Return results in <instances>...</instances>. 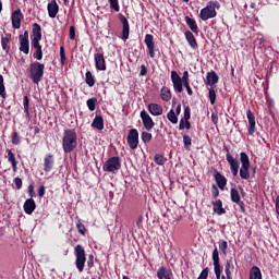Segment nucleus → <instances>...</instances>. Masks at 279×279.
Instances as JSON below:
<instances>
[{
	"label": "nucleus",
	"instance_id": "nucleus-57",
	"mask_svg": "<svg viewBox=\"0 0 279 279\" xmlns=\"http://www.w3.org/2000/svg\"><path fill=\"white\" fill-rule=\"evenodd\" d=\"M184 88L187 92V95H190V97H193V89L191 88V84L190 83H183Z\"/></svg>",
	"mask_w": 279,
	"mask_h": 279
},
{
	"label": "nucleus",
	"instance_id": "nucleus-20",
	"mask_svg": "<svg viewBox=\"0 0 279 279\" xmlns=\"http://www.w3.org/2000/svg\"><path fill=\"white\" fill-rule=\"evenodd\" d=\"M47 10L48 16L50 19H56V16H58V12H60V5H58V2L56 0H52L51 2L48 3Z\"/></svg>",
	"mask_w": 279,
	"mask_h": 279
},
{
	"label": "nucleus",
	"instance_id": "nucleus-61",
	"mask_svg": "<svg viewBox=\"0 0 279 279\" xmlns=\"http://www.w3.org/2000/svg\"><path fill=\"white\" fill-rule=\"evenodd\" d=\"M28 195L31 199H33V197L36 195V193L34 192V184L28 185Z\"/></svg>",
	"mask_w": 279,
	"mask_h": 279
},
{
	"label": "nucleus",
	"instance_id": "nucleus-36",
	"mask_svg": "<svg viewBox=\"0 0 279 279\" xmlns=\"http://www.w3.org/2000/svg\"><path fill=\"white\" fill-rule=\"evenodd\" d=\"M95 76H93V72L87 71L85 73V84H87V86H89V88H93V86H95Z\"/></svg>",
	"mask_w": 279,
	"mask_h": 279
},
{
	"label": "nucleus",
	"instance_id": "nucleus-64",
	"mask_svg": "<svg viewBox=\"0 0 279 279\" xmlns=\"http://www.w3.org/2000/svg\"><path fill=\"white\" fill-rule=\"evenodd\" d=\"M275 207H276L277 215H279V195L276 197Z\"/></svg>",
	"mask_w": 279,
	"mask_h": 279
},
{
	"label": "nucleus",
	"instance_id": "nucleus-49",
	"mask_svg": "<svg viewBox=\"0 0 279 279\" xmlns=\"http://www.w3.org/2000/svg\"><path fill=\"white\" fill-rule=\"evenodd\" d=\"M76 228L80 232V234H82L83 236H86V226H84V223H82V221H77L76 223Z\"/></svg>",
	"mask_w": 279,
	"mask_h": 279
},
{
	"label": "nucleus",
	"instance_id": "nucleus-21",
	"mask_svg": "<svg viewBox=\"0 0 279 279\" xmlns=\"http://www.w3.org/2000/svg\"><path fill=\"white\" fill-rule=\"evenodd\" d=\"M219 83V75H217V72L210 71L207 72L205 84L206 86H215V84Z\"/></svg>",
	"mask_w": 279,
	"mask_h": 279
},
{
	"label": "nucleus",
	"instance_id": "nucleus-40",
	"mask_svg": "<svg viewBox=\"0 0 279 279\" xmlns=\"http://www.w3.org/2000/svg\"><path fill=\"white\" fill-rule=\"evenodd\" d=\"M167 119H168V121H170V123H173V125H175L178 123V116L175 114V111L173 109H171L168 112Z\"/></svg>",
	"mask_w": 279,
	"mask_h": 279
},
{
	"label": "nucleus",
	"instance_id": "nucleus-15",
	"mask_svg": "<svg viewBox=\"0 0 279 279\" xmlns=\"http://www.w3.org/2000/svg\"><path fill=\"white\" fill-rule=\"evenodd\" d=\"M119 21L122 23V40H128L130 38V22L128 21V17L123 14H119Z\"/></svg>",
	"mask_w": 279,
	"mask_h": 279
},
{
	"label": "nucleus",
	"instance_id": "nucleus-14",
	"mask_svg": "<svg viewBox=\"0 0 279 279\" xmlns=\"http://www.w3.org/2000/svg\"><path fill=\"white\" fill-rule=\"evenodd\" d=\"M246 117L248 121L247 133L248 136H253V134L256 132V116H254V112H252V110L248 109L246 111Z\"/></svg>",
	"mask_w": 279,
	"mask_h": 279
},
{
	"label": "nucleus",
	"instance_id": "nucleus-25",
	"mask_svg": "<svg viewBox=\"0 0 279 279\" xmlns=\"http://www.w3.org/2000/svg\"><path fill=\"white\" fill-rule=\"evenodd\" d=\"M184 36L192 49H197L199 47V45L197 44V39L195 38V35H193L191 31H186L184 33Z\"/></svg>",
	"mask_w": 279,
	"mask_h": 279
},
{
	"label": "nucleus",
	"instance_id": "nucleus-13",
	"mask_svg": "<svg viewBox=\"0 0 279 279\" xmlns=\"http://www.w3.org/2000/svg\"><path fill=\"white\" fill-rule=\"evenodd\" d=\"M23 12H21V9H17L12 12L11 14V23L13 29H21V23H23Z\"/></svg>",
	"mask_w": 279,
	"mask_h": 279
},
{
	"label": "nucleus",
	"instance_id": "nucleus-46",
	"mask_svg": "<svg viewBox=\"0 0 279 279\" xmlns=\"http://www.w3.org/2000/svg\"><path fill=\"white\" fill-rule=\"evenodd\" d=\"M109 5H110V9L113 10L114 12L121 11V7L119 5V0H109Z\"/></svg>",
	"mask_w": 279,
	"mask_h": 279
},
{
	"label": "nucleus",
	"instance_id": "nucleus-31",
	"mask_svg": "<svg viewBox=\"0 0 279 279\" xmlns=\"http://www.w3.org/2000/svg\"><path fill=\"white\" fill-rule=\"evenodd\" d=\"M92 128H95V130H104V117L96 116L92 122Z\"/></svg>",
	"mask_w": 279,
	"mask_h": 279
},
{
	"label": "nucleus",
	"instance_id": "nucleus-45",
	"mask_svg": "<svg viewBox=\"0 0 279 279\" xmlns=\"http://www.w3.org/2000/svg\"><path fill=\"white\" fill-rule=\"evenodd\" d=\"M183 145L185 149H191V145H193V140L187 134L183 135Z\"/></svg>",
	"mask_w": 279,
	"mask_h": 279
},
{
	"label": "nucleus",
	"instance_id": "nucleus-44",
	"mask_svg": "<svg viewBox=\"0 0 279 279\" xmlns=\"http://www.w3.org/2000/svg\"><path fill=\"white\" fill-rule=\"evenodd\" d=\"M179 130H191V121L181 119L179 123Z\"/></svg>",
	"mask_w": 279,
	"mask_h": 279
},
{
	"label": "nucleus",
	"instance_id": "nucleus-2",
	"mask_svg": "<svg viewBox=\"0 0 279 279\" xmlns=\"http://www.w3.org/2000/svg\"><path fill=\"white\" fill-rule=\"evenodd\" d=\"M28 73L33 84H40L45 77V64L38 61L31 63Z\"/></svg>",
	"mask_w": 279,
	"mask_h": 279
},
{
	"label": "nucleus",
	"instance_id": "nucleus-18",
	"mask_svg": "<svg viewBox=\"0 0 279 279\" xmlns=\"http://www.w3.org/2000/svg\"><path fill=\"white\" fill-rule=\"evenodd\" d=\"M56 165V158H53L52 154H47L44 157V171L45 173H49L53 170V167Z\"/></svg>",
	"mask_w": 279,
	"mask_h": 279
},
{
	"label": "nucleus",
	"instance_id": "nucleus-19",
	"mask_svg": "<svg viewBox=\"0 0 279 279\" xmlns=\"http://www.w3.org/2000/svg\"><path fill=\"white\" fill-rule=\"evenodd\" d=\"M43 40V27L38 23L33 24V39L32 43H40Z\"/></svg>",
	"mask_w": 279,
	"mask_h": 279
},
{
	"label": "nucleus",
	"instance_id": "nucleus-22",
	"mask_svg": "<svg viewBox=\"0 0 279 279\" xmlns=\"http://www.w3.org/2000/svg\"><path fill=\"white\" fill-rule=\"evenodd\" d=\"M157 278L158 279H172L173 272L171 271V269H167V267L161 266L157 270Z\"/></svg>",
	"mask_w": 279,
	"mask_h": 279
},
{
	"label": "nucleus",
	"instance_id": "nucleus-39",
	"mask_svg": "<svg viewBox=\"0 0 279 279\" xmlns=\"http://www.w3.org/2000/svg\"><path fill=\"white\" fill-rule=\"evenodd\" d=\"M154 160L159 167H162L167 162V159L162 154H156Z\"/></svg>",
	"mask_w": 279,
	"mask_h": 279
},
{
	"label": "nucleus",
	"instance_id": "nucleus-62",
	"mask_svg": "<svg viewBox=\"0 0 279 279\" xmlns=\"http://www.w3.org/2000/svg\"><path fill=\"white\" fill-rule=\"evenodd\" d=\"M147 75V66L146 65H141V71H140V76L145 77Z\"/></svg>",
	"mask_w": 279,
	"mask_h": 279
},
{
	"label": "nucleus",
	"instance_id": "nucleus-32",
	"mask_svg": "<svg viewBox=\"0 0 279 279\" xmlns=\"http://www.w3.org/2000/svg\"><path fill=\"white\" fill-rule=\"evenodd\" d=\"M250 279H263V272L258 266H253L250 270Z\"/></svg>",
	"mask_w": 279,
	"mask_h": 279
},
{
	"label": "nucleus",
	"instance_id": "nucleus-11",
	"mask_svg": "<svg viewBox=\"0 0 279 279\" xmlns=\"http://www.w3.org/2000/svg\"><path fill=\"white\" fill-rule=\"evenodd\" d=\"M213 263H214V271L216 274V278L217 279H221V264L219 263V250L217 248V246H215L214 251H213Z\"/></svg>",
	"mask_w": 279,
	"mask_h": 279
},
{
	"label": "nucleus",
	"instance_id": "nucleus-59",
	"mask_svg": "<svg viewBox=\"0 0 279 279\" xmlns=\"http://www.w3.org/2000/svg\"><path fill=\"white\" fill-rule=\"evenodd\" d=\"M70 40H75V26H70Z\"/></svg>",
	"mask_w": 279,
	"mask_h": 279
},
{
	"label": "nucleus",
	"instance_id": "nucleus-35",
	"mask_svg": "<svg viewBox=\"0 0 279 279\" xmlns=\"http://www.w3.org/2000/svg\"><path fill=\"white\" fill-rule=\"evenodd\" d=\"M234 271V264H232V259H227L225 265V272L227 277H232V272Z\"/></svg>",
	"mask_w": 279,
	"mask_h": 279
},
{
	"label": "nucleus",
	"instance_id": "nucleus-41",
	"mask_svg": "<svg viewBox=\"0 0 279 279\" xmlns=\"http://www.w3.org/2000/svg\"><path fill=\"white\" fill-rule=\"evenodd\" d=\"M12 145H21V134L17 131H14L11 135Z\"/></svg>",
	"mask_w": 279,
	"mask_h": 279
},
{
	"label": "nucleus",
	"instance_id": "nucleus-50",
	"mask_svg": "<svg viewBox=\"0 0 279 279\" xmlns=\"http://www.w3.org/2000/svg\"><path fill=\"white\" fill-rule=\"evenodd\" d=\"M60 58H61V64H66V53L64 52V46L60 47Z\"/></svg>",
	"mask_w": 279,
	"mask_h": 279
},
{
	"label": "nucleus",
	"instance_id": "nucleus-48",
	"mask_svg": "<svg viewBox=\"0 0 279 279\" xmlns=\"http://www.w3.org/2000/svg\"><path fill=\"white\" fill-rule=\"evenodd\" d=\"M209 100L211 106L217 101V92H215V88H209V94H208Z\"/></svg>",
	"mask_w": 279,
	"mask_h": 279
},
{
	"label": "nucleus",
	"instance_id": "nucleus-43",
	"mask_svg": "<svg viewBox=\"0 0 279 279\" xmlns=\"http://www.w3.org/2000/svg\"><path fill=\"white\" fill-rule=\"evenodd\" d=\"M218 245L220 252L226 256L228 254V242L226 240H220Z\"/></svg>",
	"mask_w": 279,
	"mask_h": 279
},
{
	"label": "nucleus",
	"instance_id": "nucleus-10",
	"mask_svg": "<svg viewBox=\"0 0 279 279\" xmlns=\"http://www.w3.org/2000/svg\"><path fill=\"white\" fill-rule=\"evenodd\" d=\"M171 82L174 93H182L184 90V83L182 82V77H180V74H178L177 71L171 72Z\"/></svg>",
	"mask_w": 279,
	"mask_h": 279
},
{
	"label": "nucleus",
	"instance_id": "nucleus-60",
	"mask_svg": "<svg viewBox=\"0 0 279 279\" xmlns=\"http://www.w3.org/2000/svg\"><path fill=\"white\" fill-rule=\"evenodd\" d=\"M19 40H29V32L25 31L23 35L19 36Z\"/></svg>",
	"mask_w": 279,
	"mask_h": 279
},
{
	"label": "nucleus",
	"instance_id": "nucleus-28",
	"mask_svg": "<svg viewBox=\"0 0 279 279\" xmlns=\"http://www.w3.org/2000/svg\"><path fill=\"white\" fill-rule=\"evenodd\" d=\"M211 204L214 206L213 210L216 213V215H226V209L223 208V202H221V199L213 202Z\"/></svg>",
	"mask_w": 279,
	"mask_h": 279
},
{
	"label": "nucleus",
	"instance_id": "nucleus-1",
	"mask_svg": "<svg viewBox=\"0 0 279 279\" xmlns=\"http://www.w3.org/2000/svg\"><path fill=\"white\" fill-rule=\"evenodd\" d=\"M62 147L64 154H71L77 147V132L75 129H68L63 132Z\"/></svg>",
	"mask_w": 279,
	"mask_h": 279
},
{
	"label": "nucleus",
	"instance_id": "nucleus-29",
	"mask_svg": "<svg viewBox=\"0 0 279 279\" xmlns=\"http://www.w3.org/2000/svg\"><path fill=\"white\" fill-rule=\"evenodd\" d=\"M227 162L230 165V169H239L240 163L238 159H234L232 155H230V149L227 148V155H226Z\"/></svg>",
	"mask_w": 279,
	"mask_h": 279
},
{
	"label": "nucleus",
	"instance_id": "nucleus-8",
	"mask_svg": "<svg viewBox=\"0 0 279 279\" xmlns=\"http://www.w3.org/2000/svg\"><path fill=\"white\" fill-rule=\"evenodd\" d=\"M140 117L146 132H151V130H154V126L156 125V122H154L151 116H149V113H147L144 109L141 111Z\"/></svg>",
	"mask_w": 279,
	"mask_h": 279
},
{
	"label": "nucleus",
	"instance_id": "nucleus-52",
	"mask_svg": "<svg viewBox=\"0 0 279 279\" xmlns=\"http://www.w3.org/2000/svg\"><path fill=\"white\" fill-rule=\"evenodd\" d=\"M14 184H15V189H17V191H21V189H23V180L19 177H16L13 180Z\"/></svg>",
	"mask_w": 279,
	"mask_h": 279
},
{
	"label": "nucleus",
	"instance_id": "nucleus-30",
	"mask_svg": "<svg viewBox=\"0 0 279 279\" xmlns=\"http://www.w3.org/2000/svg\"><path fill=\"white\" fill-rule=\"evenodd\" d=\"M7 154H8V162L11 163L13 171H16L17 169L16 165H19V162L16 161V156L14 155V153L10 150V148H7Z\"/></svg>",
	"mask_w": 279,
	"mask_h": 279
},
{
	"label": "nucleus",
	"instance_id": "nucleus-17",
	"mask_svg": "<svg viewBox=\"0 0 279 279\" xmlns=\"http://www.w3.org/2000/svg\"><path fill=\"white\" fill-rule=\"evenodd\" d=\"M214 180L220 191H223V189H226L228 185V179H226V177H223L219 170H214Z\"/></svg>",
	"mask_w": 279,
	"mask_h": 279
},
{
	"label": "nucleus",
	"instance_id": "nucleus-4",
	"mask_svg": "<svg viewBox=\"0 0 279 279\" xmlns=\"http://www.w3.org/2000/svg\"><path fill=\"white\" fill-rule=\"evenodd\" d=\"M74 256H75V267L82 274L84 271V267H86V250L82 244H77L74 247Z\"/></svg>",
	"mask_w": 279,
	"mask_h": 279
},
{
	"label": "nucleus",
	"instance_id": "nucleus-42",
	"mask_svg": "<svg viewBox=\"0 0 279 279\" xmlns=\"http://www.w3.org/2000/svg\"><path fill=\"white\" fill-rule=\"evenodd\" d=\"M141 138L143 143L147 144V143H151V138H154V136L151 135V133L147 131H143L141 134Z\"/></svg>",
	"mask_w": 279,
	"mask_h": 279
},
{
	"label": "nucleus",
	"instance_id": "nucleus-34",
	"mask_svg": "<svg viewBox=\"0 0 279 279\" xmlns=\"http://www.w3.org/2000/svg\"><path fill=\"white\" fill-rule=\"evenodd\" d=\"M20 40V51L25 53V56L29 54V40L19 39Z\"/></svg>",
	"mask_w": 279,
	"mask_h": 279
},
{
	"label": "nucleus",
	"instance_id": "nucleus-38",
	"mask_svg": "<svg viewBox=\"0 0 279 279\" xmlns=\"http://www.w3.org/2000/svg\"><path fill=\"white\" fill-rule=\"evenodd\" d=\"M86 105H87L88 110H90V112H95V110L97 108V98L92 97V98L87 99Z\"/></svg>",
	"mask_w": 279,
	"mask_h": 279
},
{
	"label": "nucleus",
	"instance_id": "nucleus-53",
	"mask_svg": "<svg viewBox=\"0 0 279 279\" xmlns=\"http://www.w3.org/2000/svg\"><path fill=\"white\" fill-rule=\"evenodd\" d=\"M181 119H184V120H191V107L186 106L184 107V114H183V118Z\"/></svg>",
	"mask_w": 279,
	"mask_h": 279
},
{
	"label": "nucleus",
	"instance_id": "nucleus-47",
	"mask_svg": "<svg viewBox=\"0 0 279 279\" xmlns=\"http://www.w3.org/2000/svg\"><path fill=\"white\" fill-rule=\"evenodd\" d=\"M23 106H24V112L26 117H29V97L28 96H24Z\"/></svg>",
	"mask_w": 279,
	"mask_h": 279
},
{
	"label": "nucleus",
	"instance_id": "nucleus-12",
	"mask_svg": "<svg viewBox=\"0 0 279 279\" xmlns=\"http://www.w3.org/2000/svg\"><path fill=\"white\" fill-rule=\"evenodd\" d=\"M144 43L148 49L149 58H156V43L154 41V35L146 34Z\"/></svg>",
	"mask_w": 279,
	"mask_h": 279
},
{
	"label": "nucleus",
	"instance_id": "nucleus-33",
	"mask_svg": "<svg viewBox=\"0 0 279 279\" xmlns=\"http://www.w3.org/2000/svg\"><path fill=\"white\" fill-rule=\"evenodd\" d=\"M160 98L163 101H171V89H169V87L163 86L160 90Z\"/></svg>",
	"mask_w": 279,
	"mask_h": 279
},
{
	"label": "nucleus",
	"instance_id": "nucleus-3",
	"mask_svg": "<svg viewBox=\"0 0 279 279\" xmlns=\"http://www.w3.org/2000/svg\"><path fill=\"white\" fill-rule=\"evenodd\" d=\"M219 8H221L219 1H209L207 5L201 10V13L198 15L201 21H208L210 19H215L217 16V10H219Z\"/></svg>",
	"mask_w": 279,
	"mask_h": 279
},
{
	"label": "nucleus",
	"instance_id": "nucleus-24",
	"mask_svg": "<svg viewBox=\"0 0 279 279\" xmlns=\"http://www.w3.org/2000/svg\"><path fill=\"white\" fill-rule=\"evenodd\" d=\"M147 108H148V112L153 117H160V114H162V112H163L162 106H160L156 102L149 104Z\"/></svg>",
	"mask_w": 279,
	"mask_h": 279
},
{
	"label": "nucleus",
	"instance_id": "nucleus-56",
	"mask_svg": "<svg viewBox=\"0 0 279 279\" xmlns=\"http://www.w3.org/2000/svg\"><path fill=\"white\" fill-rule=\"evenodd\" d=\"M208 271H209L208 267L204 268L199 274L198 279H208Z\"/></svg>",
	"mask_w": 279,
	"mask_h": 279
},
{
	"label": "nucleus",
	"instance_id": "nucleus-9",
	"mask_svg": "<svg viewBox=\"0 0 279 279\" xmlns=\"http://www.w3.org/2000/svg\"><path fill=\"white\" fill-rule=\"evenodd\" d=\"M230 197L231 202H233V204H238L240 207V213L245 214V203L241 201V194H239V190H236V187H231Z\"/></svg>",
	"mask_w": 279,
	"mask_h": 279
},
{
	"label": "nucleus",
	"instance_id": "nucleus-54",
	"mask_svg": "<svg viewBox=\"0 0 279 279\" xmlns=\"http://www.w3.org/2000/svg\"><path fill=\"white\" fill-rule=\"evenodd\" d=\"M94 266H95V256L90 254L88 255L87 267L88 269H92V267Z\"/></svg>",
	"mask_w": 279,
	"mask_h": 279
},
{
	"label": "nucleus",
	"instance_id": "nucleus-23",
	"mask_svg": "<svg viewBox=\"0 0 279 279\" xmlns=\"http://www.w3.org/2000/svg\"><path fill=\"white\" fill-rule=\"evenodd\" d=\"M23 208L26 215H33L34 210H36V201L34 198H27L24 202Z\"/></svg>",
	"mask_w": 279,
	"mask_h": 279
},
{
	"label": "nucleus",
	"instance_id": "nucleus-27",
	"mask_svg": "<svg viewBox=\"0 0 279 279\" xmlns=\"http://www.w3.org/2000/svg\"><path fill=\"white\" fill-rule=\"evenodd\" d=\"M185 23L190 27L191 32H193V34H196V36L199 34V27L197 26L195 19L185 16Z\"/></svg>",
	"mask_w": 279,
	"mask_h": 279
},
{
	"label": "nucleus",
	"instance_id": "nucleus-5",
	"mask_svg": "<svg viewBox=\"0 0 279 279\" xmlns=\"http://www.w3.org/2000/svg\"><path fill=\"white\" fill-rule=\"evenodd\" d=\"M102 170L107 173H117V171H121V158L120 157H110L102 165Z\"/></svg>",
	"mask_w": 279,
	"mask_h": 279
},
{
	"label": "nucleus",
	"instance_id": "nucleus-55",
	"mask_svg": "<svg viewBox=\"0 0 279 279\" xmlns=\"http://www.w3.org/2000/svg\"><path fill=\"white\" fill-rule=\"evenodd\" d=\"M211 195H213V197H215V198L219 197V187H217L216 184H213V185H211Z\"/></svg>",
	"mask_w": 279,
	"mask_h": 279
},
{
	"label": "nucleus",
	"instance_id": "nucleus-7",
	"mask_svg": "<svg viewBox=\"0 0 279 279\" xmlns=\"http://www.w3.org/2000/svg\"><path fill=\"white\" fill-rule=\"evenodd\" d=\"M126 142L130 149H138V130L136 129L129 130Z\"/></svg>",
	"mask_w": 279,
	"mask_h": 279
},
{
	"label": "nucleus",
	"instance_id": "nucleus-58",
	"mask_svg": "<svg viewBox=\"0 0 279 279\" xmlns=\"http://www.w3.org/2000/svg\"><path fill=\"white\" fill-rule=\"evenodd\" d=\"M0 97H2V99H5V97H7L4 84H0Z\"/></svg>",
	"mask_w": 279,
	"mask_h": 279
},
{
	"label": "nucleus",
	"instance_id": "nucleus-63",
	"mask_svg": "<svg viewBox=\"0 0 279 279\" xmlns=\"http://www.w3.org/2000/svg\"><path fill=\"white\" fill-rule=\"evenodd\" d=\"M181 80L183 84H189V71L183 72V76Z\"/></svg>",
	"mask_w": 279,
	"mask_h": 279
},
{
	"label": "nucleus",
	"instance_id": "nucleus-16",
	"mask_svg": "<svg viewBox=\"0 0 279 279\" xmlns=\"http://www.w3.org/2000/svg\"><path fill=\"white\" fill-rule=\"evenodd\" d=\"M95 68L97 71H106L108 68L106 65V58L104 53L97 52L94 54Z\"/></svg>",
	"mask_w": 279,
	"mask_h": 279
},
{
	"label": "nucleus",
	"instance_id": "nucleus-26",
	"mask_svg": "<svg viewBox=\"0 0 279 279\" xmlns=\"http://www.w3.org/2000/svg\"><path fill=\"white\" fill-rule=\"evenodd\" d=\"M32 47L35 49L33 58L35 60H43V46L40 45V41L32 43Z\"/></svg>",
	"mask_w": 279,
	"mask_h": 279
},
{
	"label": "nucleus",
	"instance_id": "nucleus-6",
	"mask_svg": "<svg viewBox=\"0 0 279 279\" xmlns=\"http://www.w3.org/2000/svg\"><path fill=\"white\" fill-rule=\"evenodd\" d=\"M240 178L242 180H250V156H247V153L242 151L240 153Z\"/></svg>",
	"mask_w": 279,
	"mask_h": 279
},
{
	"label": "nucleus",
	"instance_id": "nucleus-51",
	"mask_svg": "<svg viewBox=\"0 0 279 279\" xmlns=\"http://www.w3.org/2000/svg\"><path fill=\"white\" fill-rule=\"evenodd\" d=\"M60 58H61V64H66V53L64 52V46L60 47Z\"/></svg>",
	"mask_w": 279,
	"mask_h": 279
},
{
	"label": "nucleus",
	"instance_id": "nucleus-37",
	"mask_svg": "<svg viewBox=\"0 0 279 279\" xmlns=\"http://www.w3.org/2000/svg\"><path fill=\"white\" fill-rule=\"evenodd\" d=\"M10 35H7L5 37H1V47L5 53H10Z\"/></svg>",
	"mask_w": 279,
	"mask_h": 279
}]
</instances>
